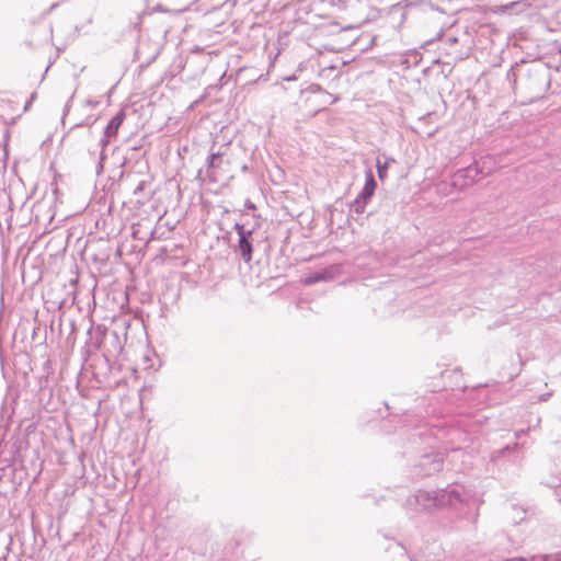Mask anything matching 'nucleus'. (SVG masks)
Listing matches in <instances>:
<instances>
[{"mask_svg":"<svg viewBox=\"0 0 561 561\" xmlns=\"http://www.w3.org/2000/svg\"><path fill=\"white\" fill-rule=\"evenodd\" d=\"M125 118V113L119 112L117 115H115L108 123L105 129V135L107 137H115L118 133V129L121 125L123 124Z\"/></svg>","mask_w":561,"mask_h":561,"instance_id":"nucleus-1","label":"nucleus"},{"mask_svg":"<svg viewBox=\"0 0 561 561\" xmlns=\"http://www.w3.org/2000/svg\"><path fill=\"white\" fill-rule=\"evenodd\" d=\"M239 250L243 260L250 262L252 259V244L244 232H240Z\"/></svg>","mask_w":561,"mask_h":561,"instance_id":"nucleus-2","label":"nucleus"},{"mask_svg":"<svg viewBox=\"0 0 561 561\" xmlns=\"http://www.w3.org/2000/svg\"><path fill=\"white\" fill-rule=\"evenodd\" d=\"M376 186H377V184L374 179L373 172L371 171L366 172V182H365L364 188L360 194L362 197H364V198L371 197L375 193Z\"/></svg>","mask_w":561,"mask_h":561,"instance_id":"nucleus-3","label":"nucleus"},{"mask_svg":"<svg viewBox=\"0 0 561 561\" xmlns=\"http://www.w3.org/2000/svg\"><path fill=\"white\" fill-rule=\"evenodd\" d=\"M387 169H388V163H383L381 164L380 160H377V172H378V178L383 181L387 176Z\"/></svg>","mask_w":561,"mask_h":561,"instance_id":"nucleus-4","label":"nucleus"},{"mask_svg":"<svg viewBox=\"0 0 561 561\" xmlns=\"http://www.w3.org/2000/svg\"><path fill=\"white\" fill-rule=\"evenodd\" d=\"M219 159V154L213 153L209 159V167H215L216 161Z\"/></svg>","mask_w":561,"mask_h":561,"instance_id":"nucleus-5","label":"nucleus"},{"mask_svg":"<svg viewBox=\"0 0 561 561\" xmlns=\"http://www.w3.org/2000/svg\"><path fill=\"white\" fill-rule=\"evenodd\" d=\"M319 279H320V277L309 278V279H307V280L305 282V284H311V283L317 282V280H319Z\"/></svg>","mask_w":561,"mask_h":561,"instance_id":"nucleus-6","label":"nucleus"}]
</instances>
